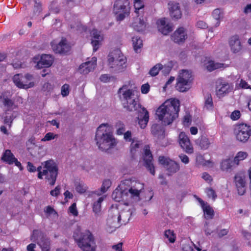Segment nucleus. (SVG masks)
I'll list each match as a JSON object with an SVG mask.
<instances>
[{
    "label": "nucleus",
    "mask_w": 251,
    "mask_h": 251,
    "mask_svg": "<svg viewBox=\"0 0 251 251\" xmlns=\"http://www.w3.org/2000/svg\"><path fill=\"white\" fill-rule=\"evenodd\" d=\"M196 164L198 166H204L208 167L214 166V163L210 160H205L203 156L201 154H197L196 158Z\"/></svg>",
    "instance_id": "2f4dec72"
},
{
    "label": "nucleus",
    "mask_w": 251,
    "mask_h": 251,
    "mask_svg": "<svg viewBox=\"0 0 251 251\" xmlns=\"http://www.w3.org/2000/svg\"><path fill=\"white\" fill-rule=\"evenodd\" d=\"M30 238L31 241H37V243L42 251H50V240L49 238L44 236L41 231L38 230H33Z\"/></svg>",
    "instance_id": "f8f14e48"
},
{
    "label": "nucleus",
    "mask_w": 251,
    "mask_h": 251,
    "mask_svg": "<svg viewBox=\"0 0 251 251\" xmlns=\"http://www.w3.org/2000/svg\"><path fill=\"white\" fill-rule=\"evenodd\" d=\"M191 117L189 115H185L183 118V124L184 126H189L191 122Z\"/></svg>",
    "instance_id": "338daca9"
},
{
    "label": "nucleus",
    "mask_w": 251,
    "mask_h": 251,
    "mask_svg": "<svg viewBox=\"0 0 251 251\" xmlns=\"http://www.w3.org/2000/svg\"><path fill=\"white\" fill-rule=\"evenodd\" d=\"M96 62L97 58L96 57H93L91 61L82 63L79 67V72L81 74L86 75L93 71L96 66Z\"/></svg>",
    "instance_id": "6ab92c4d"
},
{
    "label": "nucleus",
    "mask_w": 251,
    "mask_h": 251,
    "mask_svg": "<svg viewBox=\"0 0 251 251\" xmlns=\"http://www.w3.org/2000/svg\"><path fill=\"white\" fill-rule=\"evenodd\" d=\"M1 159L4 162L9 165L14 163L15 166L18 167L20 170H23V167L21 163L14 157V155L11 152L10 150H5L2 154Z\"/></svg>",
    "instance_id": "a211bd4d"
},
{
    "label": "nucleus",
    "mask_w": 251,
    "mask_h": 251,
    "mask_svg": "<svg viewBox=\"0 0 251 251\" xmlns=\"http://www.w3.org/2000/svg\"><path fill=\"white\" fill-rule=\"evenodd\" d=\"M179 106L178 100H168L159 107L156 111V115L165 125H170L178 117Z\"/></svg>",
    "instance_id": "7ed1b4c3"
},
{
    "label": "nucleus",
    "mask_w": 251,
    "mask_h": 251,
    "mask_svg": "<svg viewBox=\"0 0 251 251\" xmlns=\"http://www.w3.org/2000/svg\"><path fill=\"white\" fill-rule=\"evenodd\" d=\"M232 160L229 158L224 159L221 162V169L222 171H227L232 167Z\"/></svg>",
    "instance_id": "e433bc0d"
},
{
    "label": "nucleus",
    "mask_w": 251,
    "mask_h": 251,
    "mask_svg": "<svg viewBox=\"0 0 251 251\" xmlns=\"http://www.w3.org/2000/svg\"><path fill=\"white\" fill-rule=\"evenodd\" d=\"M229 44L231 50L233 53L238 52L242 49L241 42L238 35L232 36L230 38Z\"/></svg>",
    "instance_id": "a878e982"
},
{
    "label": "nucleus",
    "mask_w": 251,
    "mask_h": 251,
    "mask_svg": "<svg viewBox=\"0 0 251 251\" xmlns=\"http://www.w3.org/2000/svg\"><path fill=\"white\" fill-rule=\"evenodd\" d=\"M151 132L154 136L158 139H162L164 137V130L161 126L158 124H153L151 127Z\"/></svg>",
    "instance_id": "cd10ccee"
},
{
    "label": "nucleus",
    "mask_w": 251,
    "mask_h": 251,
    "mask_svg": "<svg viewBox=\"0 0 251 251\" xmlns=\"http://www.w3.org/2000/svg\"><path fill=\"white\" fill-rule=\"evenodd\" d=\"M240 86L242 88L251 89V87L250 85H249L248 83L243 80H241L240 83Z\"/></svg>",
    "instance_id": "774afa93"
},
{
    "label": "nucleus",
    "mask_w": 251,
    "mask_h": 251,
    "mask_svg": "<svg viewBox=\"0 0 251 251\" xmlns=\"http://www.w3.org/2000/svg\"><path fill=\"white\" fill-rule=\"evenodd\" d=\"M27 169L30 172L37 171L38 178L42 179L44 177L50 185H53L55 184L57 176V168L56 163L53 160L45 161L37 169L32 163L28 162Z\"/></svg>",
    "instance_id": "20e7f679"
},
{
    "label": "nucleus",
    "mask_w": 251,
    "mask_h": 251,
    "mask_svg": "<svg viewBox=\"0 0 251 251\" xmlns=\"http://www.w3.org/2000/svg\"><path fill=\"white\" fill-rule=\"evenodd\" d=\"M179 157L180 159L182 162L185 164H187L189 162V157L185 154H180L179 155Z\"/></svg>",
    "instance_id": "052dcab7"
},
{
    "label": "nucleus",
    "mask_w": 251,
    "mask_h": 251,
    "mask_svg": "<svg viewBox=\"0 0 251 251\" xmlns=\"http://www.w3.org/2000/svg\"><path fill=\"white\" fill-rule=\"evenodd\" d=\"M171 17L176 19H180L182 16V13L178 3L170 2L168 4Z\"/></svg>",
    "instance_id": "4be33fe9"
},
{
    "label": "nucleus",
    "mask_w": 251,
    "mask_h": 251,
    "mask_svg": "<svg viewBox=\"0 0 251 251\" xmlns=\"http://www.w3.org/2000/svg\"><path fill=\"white\" fill-rule=\"evenodd\" d=\"M201 177L208 183L211 182L213 180L212 176L207 173H202Z\"/></svg>",
    "instance_id": "13d9d810"
},
{
    "label": "nucleus",
    "mask_w": 251,
    "mask_h": 251,
    "mask_svg": "<svg viewBox=\"0 0 251 251\" xmlns=\"http://www.w3.org/2000/svg\"><path fill=\"white\" fill-rule=\"evenodd\" d=\"M114 12L119 14L117 17L118 21H122L129 14L130 6L128 0H116L114 3Z\"/></svg>",
    "instance_id": "9d476101"
},
{
    "label": "nucleus",
    "mask_w": 251,
    "mask_h": 251,
    "mask_svg": "<svg viewBox=\"0 0 251 251\" xmlns=\"http://www.w3.org/2000/svg\"><path fill=\"white\" fill-rule=\"evenodd\" d=\"M118 95L123 107L126 110L132 112L137 111L138 116L137 117L138 124L141 128H144L149 119L148 111L144 107H142L136 100L134 95V91L128 88V86L124 85L119 89Z\"/></svg>",
    "instance_id": "f257e3e1"
},
{
    "label": "nucleus",
    "mask_w": 251,
    "mask_h": 251,
    "mask_svg": "<svg viewBox=\"0 0 251 251\" xmlns=\"http://www.w3.org/2000/svg\"><path fill=\"white\" fill-rule=\"evenodd\" d=\"M179 141H190V140L186 134L182 132L179 135Z\"/></svg>",
    "instance_id": "680f3d73"
},
{
    "label": "nucleus",
    "mask_w": 251,
    "mask_h": 251,
    "mask_svg": "<svg viewBox=\"0 0 251 251\" xmlns=\"http://www.w3.org/2000/svg\"><path fill=\"white\" fill-rule=\"evenodd\" d=\"M198 201L202 208L205 218L207 219H212L214 216V210L207 203H204L201 199L198 198Z\"/></svg>",
    "instance_id": "bb28decb"
},
{
    "label": "nucleus",
    "mask_w": 251,
    "mask_h": 251,
    "mask_svg": "<svg viewBox=\"0 0 251 251\" xmlns=\"http://www.w3.org/2000/svg\"><path fill=\"white\" fill-rule=\"evenodd\" d=\"M45 211L46 213L49 215H56V213L55 210L50 206H48L46 207Z\"/></svg>",
    "instance_id": "69168bd1"
},
{
    "label": "nucleus",
    "mask_w": 251,
    "mask_h": 251,
    "mask_svg": "<svg viewBox=\"0 0 251 251\" xmlns=\"http://www.w3.org/2000/svg\"><path fill=\"white\" fill-rule=\"evenodd\" d=\"M126 58L118 49L108 55V62L111 71L114 73L124 72L126 68Z\"/></svg>",
    "instance_id": "423d86ee"
},
{
    "label": "nucleus",
    "mask_w": 251,
    "mask_h": 251,
    "mask_svg": "<svg viewBox=\"0 0 251 251\" xmlns=\"http://www.w3.org/2000/svg\"><path fill=\"white\" fill-rule=\"evenodd\" d=\"M164 236L171 243H173L176 239V235L173 230L168 229L164 232Z\"/></svg>",
    "instance_id": "72a5a7b5"
},
{
    "label": "nucleus",
    "mask_w": 251,
    "mask_h": 251,
    "mask_svg": "<svg viewBox=\"0 0 251 251\" xmlns=\"http://www.w3.org/2000/svg\"><path fill=\"white\" fill-rule=\"evenodd\" d=\"M192 80L191 72L188 70H182L177 78L176 89L181 92L188 91L191 87Z\"/></svg>",
    "instance_id": "1a4fd4ad"
},
{
    "label": "nucleus",
    "mask_w": 251,
    "mask_h": 251,
    "mask_svg": "<svg viewBox=\"0 0 251 251\" xmlns=\"http://www.w3.org/2000/svg\"><path fill=\"white\" fill-rule=\"evenodd\" d=\"M166 168L171 173H175L179 170V165L175 161L171 160Z\"/></svg>",
    "instance_id": "f704fd0d"
},
{
    "label": "nucleus",
    "mask_w": 251,
    "mask_h": 251,
    "mask_svg": "<svg viewBox=\"0 0 251 251\" xmlns=\"http://www.w3.org/2000/svg\"><path fill=\"white\" fill-rule=\"evenodd\" d=\"M204 107L207 109H210L213 107V101L210 94H207L205 98Z\"/></svg>",
    "instance_id": "09e8293b"
},
{
    "label": "nucleus",
    "mask_w": 251,
    "mask_h": 251,
    "mask_svg": "<svg viewBox=\"0 0 251 251\" xmlns=\"http://www.w3.org/2000/svg\"><path fill=\"white\" fill-rule=\"evenodd\" d=\"M57 134H54L53 133L49 132L41 139V141H48L52 139L57 140Z\"/></svg>",
    "instance_id": "de8ad7c7"
},
{
    "label": "nucleus",
    "mask_w": 251,
    "mask_h": 251,
    "mask_svg": "<svg viewBox=\"0 0 251 251\" xmlns=\"http://www.w3.org/2000/svg\"><path fill=\"white\" fill-rule=\"evenodd\" d=\"M158 30L164 35H167L172 31L171 25L166 21L165 19H161L157 21Z\"/></svg>",
    "instance_id": "b1692460"
},
{
    "label": "nucleus",
    "mask_w": 251,
    "mask_h": 251,
    "mask_svg": "<svg viewBox=\"0 0 251 251\" xmlns=\"http://www.w3.org/2000/svg\"><path fill=\"white\" fill-rule=\"evenodd\" d=\"M187 37L185 30L183 27L178 28L172 35V40L178 44L184 43Z\"/></svg>",
    "instance_id": "aec40b11"
},
{
    "label": "nucleus",
    "mask_w": 251,
    "mask_h": 251,
    "mask_svg": "<svg viewBox=\"0 0 251 251\" xmlns=\"http://www.w3.org/2000/svg\"><path fill=\"white\" fill-rule=\"evenodd\" d=\"M97 145L99 149L104 151H109L116 144V142H97Z\"/></svg>",
    "instance_id": "7c9ffc66"
},
{
    "label": "nucleus",
    "mask_w": 251,
    "mask_h": 251,
    "mask_svg": "<svg viewBox=\"0 0 251 251\" xmlns=\"http://www.w3.org/2000/svg\"><path fill=\"white\" fill-rule=\"evenodd\" d=\"M161 69H163V65L160 63H158L151 68L149 74L152 76H156Z\"/></svg>",
    "instance_id": "37998d69"
},
{
    "label": "nucleus",
    "mask_w": 251,
    "mask_h": 251,
    "mask_svg": "<svg viewBox=\"0 0 251 251\" xmlns=\"http://www.w3.org/2000/svg\"><path fill=\"white\" fill-rule=\"evenodd\" d=\"M197 145L201 150H206L209 146V142H197Z\"/></svg>",
    "instance_id": "4d7b16f0"
},
{
    "label": "nucleus",
    "mask_w": 251,
    "mask_h": 251,
    "mask_svg": "<svg viewBox=\"0 0 251 251\" xmlns=\"http://www.w3.org/2000/svg\"><path fill=\"white\" fill-rule=\"evenodd\" d=\"M180 146L183 150L187 153H192L194 148L191 142H179Z\"/></svg>",
    "instance_id": "c9c22d12"
},
{
    "label": "nucleus",
    "mask_w": 251,
    "mask_h": 251,
    "mask_svg": "<svg viewBox=\"0 0 251 251\" xmlns=\"http://www.w3.org/2000/svg\"><path fill=\"white\" fill-rule=\"evenodd\" d=\"M116 127L117 128L116 134L119 135H122L125 131V127L121 122L119 121L116 123Z\"/></svg>",
    "instance_id": "c03bdc74"
},
{
    "label": "nucleus",
    "mask_w": 251,
    "mask_h": 251,
    "mask_svg": "<svg viewBox=\"0 0 251 251\" xmlns=\"http://www.w3.org/2000/svg\"><path fill=\"white\" fill-rule=\"evenodd\" d=\"M92 39L91 44L93 47V50L96 51L99 48L100 42L103 40V36L100 31L97 29H93L91 32Z\"/></svg>",
    "instance_id": "412c9836"
},
{
    "label": "nucleus",
    "mask_w": 251,
    "mask_h": 251,
    "mask_svg": "<svg viewBox=\"0 0 251 251\" xmlns=\"http://www.w3.org/2000/svg\"><path fill=\"white\" fill-rule=\"evenodd\" d=\"M133 46L135 51L136 52H138L143 46L142 40L141 39L138 37H134L132 38Z\"/></svg>",
    "instance_id": "4c0bfd02"
},
{
    "label": "nucleus",
    "mask_w": 251,
    "mask_h": 251,
    "mask_svg": "<svg viewBox=\"0 0 251 251\" xmlns=\"http://www.w3.org/2000/svg\"><path fill=\"white\" fill-rule=\"evenodd\" d=\"M139 144L137 142H132L131 144V152L134 153V152L139 148Z\"/></svg>",
    "instance_id": "e2e57ef3"
},
{
    "label": "nucleus",
    "mask_w": 251,
    "mask_h": 251,
    "mask_svg": "<svg viewBox=\"0 0 251 251\" xmlns=\"http://www.w3.org/2000/svg\"><path fill=\"white\" fill-rule=\"evenodd\" d=\"M143 159L144 162V166L149 171H150L151 175H154V167L152 163L153 157L150 151V148L149 146H145L144 148Z\"/></svg>",
    "instance_id": "4468645a"
},
{
    "label": "nucleus",
    "mask_w": 251,
    "mask_h": 251,
    "mask_svg": "<svg viewBox=\"0 0 251 251\" xmlns=\"http://www.w3.org/2000/svg\"><path fill=\"white\" fill-rule=\"evenodd\" d=\"M205 193H206L207 196L212 199L213 200H215L217 198V195L215 191L211 188H207L205 190Z\"/></svg>",
    "instance_id": "8fccbe9b"
},
{
    "label": "nucleus",
    "mask_w": 251,
    "mask_h": 251,
    "mask_svg": "<svg viewBox=\"0 0 251 251\" xmlns=\"http://www.w3.org/2000/svg\"><path fill=\"white\" fill-rule=\"evenodd\" d=\"M69 85L67 84H64L61 87V95L63 97H66L69 94Z\"/></svg>",
    "instance_id": "864d4df0"
},
{
    "label": "nucleus",
    "mask_w": 251,
    "mask_h": 251,
    "mask_svg": "<svg viewBox=\"0 0 251 251\" xmlns=\"http://www.w3.org/2000/svg\"><path fill=\"white\" fill-rule=\"evenodd\" d=\"M60 191V187L59 186H56L54 189L50 192V194L53 197H57L59 194Z\"/></svg>",
    "instance_id": "bf43d9fd"
},
{
    "label": "nucleus",
    "mask_w": 251,
    "mask_h": 251,
    "mask_svg": "<svg viewBox=\"0 0 251 251\" xmlns=\"http://www.w3.org/2000/svg\"><path fill=\"white\" fill-rule=\"evenodd\" d=\"M146 19L144 15V12L138 11L137 15L134 18V21L132 23L133 28L137 31H142L145 29L146 26Z\"/></svg>",
    "instance_id": "dca6fc26"
},
{
    "label": "nucleus",
    "mask_w": 251,
    "mask_h": 251,
    "mask_svg": "<svg viewBox=\"0 0 251 251\" xmlns=\"http://www.w3.org/2000/svg\"><path fill=\"white\" fill-rule=\"evenodd\" d=\"M53 58L49 54H43L41 56L40 60L38 62L36 67L38 69L49 67L53 62Z\"/></svg>",
    "instance_id": "5701e85b"
},
{
    "label": "nucleus",
    "mask_w": 251,
    "mask_h": 251,
    "mask_svg": "<svg viewBox=\"0 0 251 251\" xmlns=\"http://www.w3.org/2000/svg\"><path fill=\"white\" fill-rule=\"evenodd\" d=\"M33 79V76L30 74H27L25 75H23V89H28L33 87L34 86V83L32 81Z\"/></svg>",
    "instance_id": "c756f323"
},
{
    "label": "nucleus",
    "mask_w": 251,
    "mask_h": 251,
    "mask_svg": "<svg viewBox=\"0 0 251 251\" xmlns=\"http://www.w3.org/2000/svg\"><path fill=\"white\" fill-rule=\"evenodd\" d=\"M22 78L23 75L22 74H16L13 77V81L15 85L19 88H23L22 87Z\"/></svg>",
    "instance_id": "a19ab883"
},
{
    "label": "nucleus",
    "mask_w": 251,
    "mask_h": 251,
    "mask_svg": "<svg viewBox=\"0 0 251 251\" xmlns=\"http://www.w3.org/2000/svg\"><path fill=\"white\" fill-rule=\"evenodd\" d=\"M150 90V85L147 83L143 84L141 86V90L143 94H147L149 92Z\"/></svg>",
    "instance_id": "0e129e2a"
},
{
    "label": "nucleus",
    "mask_w": 251,
    "mask_h": 251,
    "mask_svg": "<svg viewBox=\"0 0 251 251\" xmlns=\"http://www.w3.org/2000/svg\"><path fill=\"white\" fill-rule=\"evenodd\" d=\"M51 46L53 51L56 53H65L70 50V46L65 39H62L58 43L53 41L51 43Z\"/></svg>",
    "instance_id": "f3484780"
},
{
    "label": "nucleus",
    "mask_w": 251,
    "mask_h": 251,
    "mask_svg": "<svg viewBox=\"0 0 251 251\" xmlns=\"http://www.w3.org/2000/svg\"><path fill=\"white\" fill-rule=\"evenodd\" d=\"M128 193V197L132 204L140 200V195L144 190V184L134 178L123 181Z\"/></svg>",
    "instance_id": "0eeeda50"
},
{
    "label": "nucleus",
    "mask_w": 251,
    "mask_h": 251,
    "mask_svg": "<svg viewBox=\"0 0 251 251\" xmlns=\"http://www.w3.org/2000/svg\"><path fill=\"white\" fill-rule=\"evenodd\" d=\"M76 191L79 193H84L87 189V186L82 182H76L75 183Z\"/></svg>",
    "instance_id": "79ce46f5"
},
{
    "label": "nucleus",
    "mask_w": 251,
    "mask_h": 251,
    "mask_svg": "<svg viewBox=\"0 0 251 251\" xmlns=\"http://www.w3.org/2000/svg\"><path fill=\"white\" fill-rule=\"evenodd\" d=\"M134 8L135 9V14L137 15L138 11H143L142 9L144 7V3L142 0H135Z\"/></svg>",
    "instance_id": "a18cd8bd"
},
{
    "label": "nucleus",
    "mask_w": 251,
    "mask_h": 251,
    "mask_svg": "<svg viewBox=\"0 0 251 251\" xmlns=\"http://www.w3.org/2000/svg\"><path fill=\"white\" fill-rule=\"evenodd\" d=\"M220 14H221V12H220V9H215L213 11V13H212L213 17L217 21L216 24V26H219V25L220 24V22L219 21V20L221 17Z\"/></svg>",
    "instance_id": "603ef678"
},
{
    "label": "nucleus",
    "mask_w": 251,
    "mask_h": 251,
    "mask_svg": "<svg viewBox=\"0 0 251 251\" xmlns=\"http://www.w3.org/2000/svg\"><path fill=\"white\" fill-rule=\"evenodd\" d=\"M234 182L238 194L244 195L247 189L246 176L243 174L236 175L234 177Z\"/></svg>",
    "instance_id": "2eb2a0df"
},
{
    "label": "nucleus",
    "mask_w": 251,
    "mask_h": 251,
    "mask_svg": "<svg viewBox=\"0 0 251 251\" xmlns=\"http://www.w3.org/2000/svg\"><path fill=\"white\" fill-rule=\"evenodd\" d=\"M0 99H1L3 105L7 107L8 110L12 108L14 102L11 99L2 95L0 96Z\"/></svg>",
    "instance_id": "ea45409f"
},
{
    "label": "nucleus",
    "mask_w": 251,
    "mask_h": 251,
    "mask_svg": "<svg viewBox=\"0 0 251 251\" xmlns=\"http://www.w3.org/2000/svg\"><path fill=\"white\" fill-rule=\"evenodd\" d=\"M98 195H99L98 194ZM106 196H98L97 198L94 199L93 203V211L96 214H98L101 210V203L105 199Z\"/></svg>",
    "instance_id": "c85d7f7f"
},
{
    "label": "nucleus",
    "mask_w": 251,
    "mask_h": 251,
    "mask_svg": "<svg viewBox=\"0 0 251 251\" xmlns=\"http://www.w3.org/2000/svg\"><path fill=\"white\" fill-rule=\"evenodd\" d=\"M111 182L109 179H105L103 181L102 186L101 187V192L103 193L105 192L110 187Z\"/></svg>",
    "instance_id": "49530a36"
},
{
    "label": "nucleus",
    "mask_w": 251,
    "mask_h": 251,
    "mask_svg": "<svg viewBox=\"0 0 251 251\" xmlns=\"http://www.w3.org/2000/svg\"><path fill=\"white\" fill-rule=\"evenodd\" d=\"M234 133L239 141H247L251 135V127L245 124L236 125Z\"/></svg>",
    "instance_id": "ddd939ff"
},
{
    "label": "nucleus",
    "mask_w": 251,
    "mask_h": 251,
    "mask_svg": "<svg viewBox=\"0 0 251 251\" xmlns=\"http://www.w3.org/2000/svg\"><path fill=\"white\" fill-rule=\"evenodd\" d=\"M131 203H124L117 207L112 206L109 210L106 229L108 232L114 231L123 224L127 223L134 211Z\"/></svg>",
    "instance_id": "f03ea898"
},
{
    "label": "nucleus",
    "mask_w": 251,
    "mask_h": 251,
    "mask_svg": "<svg viewBox=\"0 0 251 251\" xmlns=\"http://www.w3.org/2000/svg\"><path fill=\"white\" fill-rule=\"evenodd\" d=\"M226 67V66L225 64L217 63L213 61H209L206 66L207 70L210 72L218 69H224Z\"/></svg>",
    "instance_id": "473e14b6"
},
{
    "label": "nucleus",
    "mask_w": 251,
    "mask_h": 251,
    "mask_svg": "<svg viewBox=\"0 0 251 251\" xmlns=\"http://www.w3.org/2000/svg\"><path fill=\"white\" fill-rule=\"evenodd\" d=\"M112 198L116 201H121V202L118 204V206L120 204L124 203H132V202L130 201L128 197V193L126 189V187H125L123 181L121 182L120 184L113 191L112 195ZM132 204L133 206V204ZM133 207L134 208L133 206Z\"/></svg>",
    "instance_id": "9b49d317"
},
{
    "label": "nucleus",
    "mask_w": 251,
    "mask_h": 251,
    "mask_svg": "<svg viewBox=\"0 0 251 251\" xmlns=\"http://www.w3.org/2000/svg\"><path fill=\"white\" fill-rule=\"evenodd\" d=\"M73 238L78 247L83 251H95L97 248L94 237L91 232L87 230L76 229Z\"/></svg>",
    "instance_id": "39448f33"
},
{
    "label": "nucleus",
    "mask_w": 251,
    "mask_h": 251,
    "mask_svg": "<svg viewBox=\"0 0 251 251\" xmlns=\"http://www.w3.org/2000/svg\"><path fill=\"white\" fill-rule=\"evenodd\" d=\"M231 89V87L228 83L219 82L216 87L217 95L220 98L223 97L228 93Z\"/></svg>",
    "instance_id": "393cba45"
},
{
    "label": "nucleus",
    "mask_w": 251,
    "mask_h": 251,
    "mask_svg": "<svg viewBox=\"0 0 251 251\" xmlns=\"http://www.w3.org/2000/svg\"><path fill=\"white\" fill-rule=\"evenodd\" d=\"M171 160H170L169 158L165 157L163 156H159L158 158V161L159 163L166 167L170 163V161H171Z\"/></svg>",
    "instance_id": "5fc2aeb1"
},
{
    "label": "nucleus",
    "mask_w": 251,
    "mask_h": 251,
    "mask_svg": "<svg viewBox=\"0 0 251 251\" xmlns=\"http://www.w3.org/2000/svg\"><path fill=\"white\" fill-rule=\"evenodd\" d=\"M241 113L239 110H234L230 115V118L232 120H237L240 117Z\"/></svg>",
    "instance_id": "6e6d98bb"
},
{
    "label": "nucleus",
    "mask_w": 251,
    "mask_h": 251,
    "mask_svg": "<svg viewBox=\"0 0 251 251\" xmlns=\"http://www.w3.org/2000/svg\"><path fill=\"white\" fill-rule=\"evenodd\" d=\"M113 126L108 123L100 124L97 128L95 138L98 141H115Z\"/></svg>",
    "instance_id": "6e6552de"
},
{
    "label": "nucleus",
    "mask_w": 251,
    "mask_h": 251,
    "mask_svg": "<svg viewBox=\"0 0 251 251\" xmlns=\"http://www.w3.org/2000/svg\"><path fill=\"white\" fill-rule=\"evenodd\" d=\"M248 156V154L246 152L240 151L237 153L236 155L235 156L234 158V162L238 165L239 164L240 161L244 160L245 158H247Z\"/></svg>",
    "instance_id": "58836bf2"
},
{
    "label": "nucleus",
    "mask_w": 251,
    "mask_h": 251,
    "mask_svg": "<svg viewBox=\"0 0 251 251\" xmlns=\"http://www.w3.org/2000/svg\"><path fill=\"white\" fill-rule=\"evenodd\" d=\"M69 212L74 216H77L78 215V211L76 208L75 203H73L69 208Z\"/></svg>",
    "instance_id": "3c124183"
}]
</instances>
